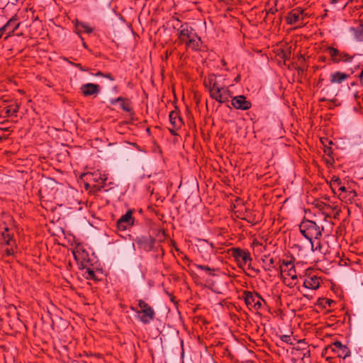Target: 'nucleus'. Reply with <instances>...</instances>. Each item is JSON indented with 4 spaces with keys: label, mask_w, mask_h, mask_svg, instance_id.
I'll use <instances>...</instances> for the list:
<instances>
[{
    "label": "nucleus",
    "mask_w": 363,
    "mask_h": 363,
    "mask_svg": "<svg viewBox=\"0 0 363 363\" xmlns=\"http://www.w3.org/2000/svg\"><path fill=\"white\" fill-rule=\"evenodd\" d=\"M301 233L310 242L313 240H319L322 236L323 227L319 226L315 222L303 219L299 225Z\"/></svg>",
    "instance_id": "obj_1"
},
{
    "label": "nucleus",
    "mask_w": 363,
    "mask_h": 363,
    "mask_svg": "<svg viewBox=\"0 0 363 363\" xmlns=\"http://www.w3.org/2000/svg\"><path fill=\"white\" fill-rule=\"evenodd\" d=\"M242 298L250 311L255 310L257 311L261 309L262 303L266 304L265 300L258 292L255 291H244L242 294Z\"/></svg>",
    "instance_id": "obj_2"
},
{
    "label": "nucleus",
    "mask_w": 363,
    "mask_h": 363,
    "mask_svg": "<svg viewBox=\"0 0 363 363\" xmlns=\"http://www.w3.org/2000/svg\"><path fill=\"white\" fill-rule=\"evenodd\" d=\"M228 254L234 258L239 268H243L248 262H252L251 254L247 250L240 247H232L228 250Z\"/></svg>",
    "instance_id": "obj_3"
},
{
    "label": "nucleus",
    "mask_w": 363,
    "mask_h": 363,
    "mask_svg": "<svg viewBox=\"0 0 363 363\" xmlns=\"http://www.w3.org/2000/svg\"><path fill=\"white\" fill-rule=\"evenodd\" d=\"M329 351H331L336 354L337 357L343 359L350 357L351 354L350 349L347 346L342 345L340 341H335L326 346L322 352V356H325Z\"/></svg>",
    "instance_id": "obj_4"
},
{
    "label": "nucleus",
    "mask_w": 363,
    "mask_h": 363,
    "mask_svg": "<svg viewBox=\"0 0 363 363\" xmlns=\"http://www.w3.org/2000/svg\"><path fill=\"white\" fill-rule=\"evenodd\" d=\"M138 306L140 308V311H137L139 315V320L145 325L150 324L155 318V312L152 306H150L145 301L140 299L138 301Z\"/></svg>",
    "instance_id": "obj_5"
},
{
    "label": "nucleus",
    "mask_w": 363,
    "mask_h": 363,
    "mask_svg": "<svg viewBox=\"0 0 363 363\" xmlns=\"http://www.w3.org/2000/svg\"><path fill=\"white\" fill-rule=\"evenodd\" d=\"M326 51L330 57V60L333 63L337 64L340 62H351L355 54L351 55L345 52H341L337 48L329 46L326 48Z\"/></svg>",
    "instance_id": "obj_6"
},
{
    "label": "nucleus",
    "mask_w": 363,
    "mask_h": 363,
    "mask_svg": "<svg viewBox=\"0 0 363 363\" xmlns=\"http://www.w3.org/2000/svg\"><path fill=\"white\" fill-rule=\"evenodd\" d=\"M177 30L178 40L180 43H185L189 39L197 37V33L188 23L182 24Z\"/></svg>",
    "instance_id": "obj_7"
},
{
    "label": "nucleus",
    "mask_w": 363,
    "mask_h": 363,
    "mask_svg": "<svg viewBox=\"0 0 363 363\" xmlns=\"http://www.w3.org/2000/svg\"><path fill=\"white\" fill-rule=\"evenodd\" d=\"M135 242L140 249L150 252L155 248L156 239L151 235H140L136 238Z\"/></svg>",
    "instance_id": "obj_8"
},
{
    "label": "nucleus",
    "mask_w": 363,
    "mask_h": 363,
    "mask_svg": "<svg viewBox=\"0 0 363 363\" xmlns=\"http://www.w3.org/2000/svg\"><path fill=\"white\" fill-rule=\"evenodd\" d=\"M133 210L129 209L116 222V227L118 230H125L134 225L135 218L133 216Z\"/></svg>",
    "instance_id": "obj_9"
},
{
    "label": "nucleus",
    "mask_w": 363,
    "mask_h": 363,
    "mask_svg": "<svg viewBox=\"0 0 363 363\" xmlns=\"http://www.w3.org/2000/svg\"><path fill=\"white\" fill-rule=\"evenodd\" d=\"M203 85L208 89L209 94L214 91H220L223 89L224 84H221L217 79L215 74H209L203 80Z\"/></svg>",
    "instance_id": "obj_10"
},
{
    "label": "nucleus",
    "mask_w": 363,
    "mask_h": 363,
    "mask_svg": "<svg viewBox=\"0 0 363 363\" xmlns=\"http://www.w3.org/2000/svg\"><path fill=\"white\" fill-rule=\"evenodd\" d=\"M231 105L236 109L247 111L252 107V103L247 101L244 95H239L232 98Z\"/></svg>",
    "instance_id": "obj_11"
},
{
    "label": "nucleus",
    "mask_w": 363,
    "mask_h": 363,
    "mask_svg": "<svg viewBox=\"0 0 363 363\" xmlns=\"http://www.w3.org/2000/svg\"><path fill=\"white\" fill-rule=\"evenodd\" d=\"M304 16V11L301 8H296L287 13L286 21L289 25H294L300 20H303Z\"/></svg>",
    "instance_id": "obj_12"
},
{
    "label": "nucleus",
    "mask_w": 363,
    "mask_h": 363,
    "mask_svg": "<svg viewBox=\"0 0 363 363\" xmlns=\"http://www.w3.org/2000/svg\"><path fill=\"white\" fill-rule=\"evenodd\" d=\"M74 259L78 262L79 269H85L89 267L93 266L89 257V254L85 250H83L77 255L75 253H74Z\"/></svg>",
    "instance_id": "obj_13"
},
{
    "label": "nucleus",
    "mask_w": 363,
    "mask_h": 363,
    "mask_svg": "<svg viewBox=\"0 0 363 363\" xmlns=\"http://www.w3.org/2000/svg\"><path fill=\"white\" fill-rule=\"evenodd\" d=\"M174 108L175 109L169 113V118L172 128L178 129L184 124V122L179 115V110L178 107L175 106Z\"/></svg>",
    "instance_id": "obj_14"
},
{
    "label": "nucleus",
    "mask_w": 363,
    "mask_h": 363,
    "mask_svg": "<svg viewBox=\"0 0 363 363\" xmlns=\"http://www.w3.org/2000/svg\"><path fill=\"white\" fill-rule=\"evenodd\" d=\"M10 229L5 221H0V234L6 245H11L13 241V234L9 233Z\"/></svg>",
    "instance_id": "obj_15"
},
{
    "label": "nucleus",
    "mask_w": 363,
    "mask_h": 363,
    "mask_svg": "<svg viewBox=\"0 0 363 363\" xmlns=\"http://www.w3.org/2000/svg\"><path fill=\"white\" fill-rule=\"evenodd\" d=\"M80 90L84 96H89L91 95H97L100 92V86L96 84L87 83L83 84Z\"/></svg>",
    "instance_id": "obj_16"
},
{
    "label": "nucleus",
    "mask_w": 363,
    "mask_h": 363,
    "mask_svg": "<svg viewBox=\"0 0 363 363\" xmlns=\"http://www.w3.org/2000/svg\"><path fill=\"white\" fill-rule=\"evenodd\" d=\"M320 284V278L316 275H306L303 286L306 289L315 290L319 288Z\"/></svg>",
    "instance_id": "obj_17"
},
{
    "label": "nucleus",
    "mask_w": 363,
    "mask_h": 363,
    "mask_svg": "<svg viewBox=\"0 0 363 363\" xmlns=\"http://www.w3.org/2000/svg\"><path fill=\"white\" fill-rule=\"evenodd\" d=\"M18 16L15 14L6 23H10L7 29V35L5 37V40H7L9 37L14 34V32L18 28L21 23L18 22Z\"/></svg>",
    "instance_id": "obj_18"
},
{
    "label": "nucleus",
    "mask_w": 363,
    "mask_h": 363,
    "mask_svg": "<svg viewBox=\"0 0 363 363\" xmlns=\"http://www.w3.org/2000/svg\"><path fill=\"white\" fill-rule=\"evenodd\" d=\"M350 77L349 74L336 71L330 76V82L332 84H341Z\"/></svg>",
    "instance_id": "obj_19"
},
{
    "label": "nucleus",
    "mask_w": 363,
    "mask_h": 363,
    "mask_svg": "<svg viewBox=\"0 0 363 363\" xmlns=\"http://www.w3.org/2000/svg\"><path fill=\"white\" fill-rule=\"evenodd\" d=\"M202 43L203 42L201 38L197 35V37L189 39L185 43V45L186 48H191L194 51H199L201 50Z\"/></svg>",
    "instance_id": "obj_20"
},
{
    "label": "nucleus",
    "mask_w": 363,
    "mask_h": 363,
    "mask_svg": "<svg viewBox=\"0 0 363 363\" xmlns=\"http://www.w3.org/2000/svg\"><path fill=\"white\" fill-rule=\"evenodd\" d=\"M261 260L265 271H270L272 269L275 268V259L269 255H263Z\"/></svg>",
    "instance_id": "obj_21"
},
{
    "label": "nucleus",
    "mask_w": 363,
    "mask_h": 363,
    "mask_svg": "<svg viewBox=\"0 0 363 363\" xmlns=\"http://www.w3.org/2000/svg\"><path fill=\"white\" fill-rule=\"evenodd\" d=\"M84 270H85V272H84L83 276L84 277V278L86 279L92 280V281H94L95 282H98L101 280V279L99 278L98 277V275L96 274V272L94 270V269L92 268V267H89L86 268Z\"/></svg>",
    "instance_id": "obj_22"
},
{
    "label": "nucleus",
    "mask_w": 363,
    "mask_h": 363,
    "mask_svg": "<svg viewBox=\"0 0 363 363\" xmlns=\"http://www.w3.org/2000/svg\"><path fill=\"white\" fill-rule=\"evenodd\" d=\"M209 96L211 99L216 100L220 104H224L229 101V99H228V96H226L225 93H223L222 90L209 94Z\"/></svg>",
    "instance_id": "obj_23"
},
{
    "label": "nucleus",
    "mask_w": 363,
    "mask_h": 363,
    "mask_svg": "<svg viewBox=\"0 0 363 363\" xmlns=\"http://www.w3.org/2000/svg\"><path fill=\"white\" fill-rule=\"evenodd\" d=\"M119 104L120 108L123 111L129 113L130 116L134 115V111L131 106V102L129 99L123 97V101H119Z\"/></svg>",
    "instance_id": "obj_24"
},
{
    "label": "nucleus",
    "mask_w": 363,
    "mask_h": 363,
    "mask_svg": "<svg viewBox=\"0 0 363 363\" xmlns=\"http://www.w3.org/2000/svg\"><path fill=\"white\" fill-rule=\"evenodd\" d=\"M20 106L15 103L9 106L4 108L5 117H10L11 116L15 115L16 116L17 113L19 111Z\"/></svg>",
    "instance_id": "obj_25"
},
{
    "label": "nucleus",
    "mask_w": 363,
    "mask_h": 363,
    "mask_svg": "<svg viewBox=\"0 0 363 363\" xmlns=\"http://www.w3.org/2000/svg\"><path fill=\"white\" fill-rule=\"evenodd\" d=\"M350 31H352L355 38L359 41H363V24L359 23L356 28L351 27Z\"/></svg>",
    "instance_id": "obj_26"
},
{
    "label": "nucleus",
    "mask_w": 363,
    "mask_h": 363,
    "mask_svg": "<svg viewBox=\"0 0 363 363\" xmlns=\"http://www.w3.org/2000/svg\"><path fill=\"white\" fill-rule=\"evenodd\" d=\"M335 304V301H333L332 299L327 298H319L317 301V305L323 308H327V307L330 308L333 306H334Z\"/></svg>",
    "instance_id": "obj_27"
},
{
    "label": "nucleus",
    "mask_w": 363,
    "mask_h": 363,
    "mask_svg": "<svg viewBox=\"0 0 363 363\" xmlns=\"http://www.w3.org/2000/svg\"><path fill=\"white\" fill-rule=\"evenodd\" d=\"M74 27L76 28V29L77 30H78L79 27H81L82 28H83L84 31L86 33H91L94 30V29L91 27H90L87 23H84V22L79 21L77 19H76L74 21Z\"/></svg>",
    "instance_id": "obj_28"
},
{
    "label": "nucleus",
    "mask_w": 363,
    "mask_h": 363,
    "mask_svg": "<svg viewBox=\"0 0 363 363\" xmlns=\"http://www.w3.org/2000/svg\"><path fill=\"white\" fill-rule=\"evenodd\" d=\"M277 55L279 58L284 60L285 63L286 61L289 60L291 57V48H288L286 49H281Z\"/></svg>",
    "instance_id": "obj_29"
},
{
    "label": "nucleus",
    "mask_w": 363,
    "mask_h": 363,
    "mask_svg": "<svg viewBox=\"0 0 363 363\" xmlns=\"http://www.w3.org/2000/svg\"><path fill=\"white\" fill-rule=\"evenodd\" d=\"M194 266L199 269L203 270L208 274L209 276H215L214 272L216 269L214 268H211L207 265H203V264H194Z\"/></svg>",
    "instance_id": "obj_30"
},
{
    "label": "nucleus",
    "mask_w": 363,
    "mask_h": 363,
    "mask_svg": "<svg viewBox=\"0 0 363 363\" xmlns=\"http://www.w3.org/2000/svg\"><path fill=\"white\" fill-rule=\"evenodd\" d=\"M320 142L322 143L323 145V152L325 155H327L328 157H332V155H333V150L332 149L331 146H328L327 143H325L323 138L320 139Z\"/></svg>",
    "instance_id": "obj_31"
},
{
    "label": "nucleus",
    "mask_w": 363,
    "mask_h": 363,
    "mask_svg": "<svg viewBox=\"0 0 363 363\" xmlns=\"http://www.w3.org/2000/svg\"><path fill=\"white\" fill-rule=\"evenodd\" d=\"M330 187L334 191V187L340 186L342 181L338 177L333 176L330 182Z\"/></svg>",
    "instance_id": "obj_32"
},
{
    "label": "nucleus",
    "mask_w": 363,
    "mask_h": 363,
    "mask_svg": "<svg viewBox=\"0 0 363 363\" xmlns=\"http://www.w3.org/2000/svg\"><path fill=\"white\" fill-rule=\"evenodd\" d=\"M311 244V250L312 251L315 252V251H320L321 250V244H320V242L319 241V240H311V242H310Z\"/></svg>",
    "instance_id": "obj_33"
},
{
    "label": "nucleus",
    "mask_w": 363,
    "mask_h": 363,
    "mask_svg": "<svg viewBox=\"0 0 363 363\" xmlns=\"http://www.w3.org/2000/svg\"><path fill=\"white\" fill-rule=\"evenodd\" d=\"M288 276L291 277V278L292 279H297V275L296 274V269H295L294 264H292V266L290 267V268H289V269H288Z\"/></svg>",
    "instance_id": "obj_34"
},
{
    "label": "nucleus",
    "mask_w": 363,
    "mask_h": 363,
    "mask_svg": "<svg viewBox=\"0 0 363 363\" xmlns=\"http://www.w3.org/2000/svg\"><path fill=\"white\" fill-rule=\"evenodd\" d=\"M307 65H300L299 66L295 67V69L297 70L298 74H303L305 71L307 70Z\"/></svg>",
    "instance_id": "obj_35"
},
{
    "label": "nucleus",
    "mask_w": 363,
    "mask_h": 363,
    "mask_svg": "<svg viewBox=\"0 0 363 363\" xmlns=\"http://www.w3.org/2000/svg\"><path fill=\"white\" fill-rule=\"evenodd\" d=\"M280 339L286 342V343H288V344H292V342H291V337L290 335H281L280 337Z\"/></svg>",
    "instance_id": "obj_36"
},
{
    "label": "nucleus",
    "mask_w": 363,
    "mask_h": 363,
    "mask_svg": "<svg viewBox=\"0 0 363 363\" xmlns=\"http://www.w3.org/2000/svg\"><path fill=\"white\" fill-rule=\"evenodd\" d=\"M69 62L72 66H74V67H75L78 68V69H79L80 71H82V72H86V71H87V70H88V69L84 68V67H83V66L82 65V64H80V63H75V62H70V61H69Z\"/></svg>",
    "instance_id": "obj_37"
},
{
    "label": "nucleus",
    "mask_w": 363,
    "mask_h": 363,
    "mask_svg": "<svg viewBox=\"0 0 363 363\" xmlns=\"http://www.w3.org/2000/svg\"><path fill=\"white\" fill-rule=\"evenodd\" d=\"M222 92L225 93L226 94V96H228V99H229V98L233 97L232 96V91L229 90L228 87H225V85L223 86V89H222Z\"/></svg>",
    "instance_id": "obj_38"
},
{
    "label": "nucleus",
    "mask_w": 363,
    "mask_h": 363,
    "mask_svg": "<svg viewBox=\"0 0 363 363\" xmlns=\"http://www.w3.org/2000/svg\"><path fill=\"white\" fill-rule=\"evenodd\" d=\"M298 62L300 63V65H306V58L303 55H299L297 57Z\"/></svg>",
    "instance_id": "obj_39"
},
{
    "label": "nucleus",
    "mask_w": 363,
    "mask_h": 363,
    "mask_svg": "<svg viewBox=\"0 0 363 363\" xmlns=\"http://www.w3.org/2000/svg\"><path fill=\"white\" fill-rule=\"evenodd\" d=\"M76 33L79 36V38H81L82 41V45L84 48L89 50V48H88V45L87 44L84 42V38L82 37L81 35V30H77L76 31Z\"/></svg>",
    "instance_id": "obj_40"
},
{
    "label": "nucleus",
    "mask_w": 363,
    "mask_h": 363,
    "mask_svg": "<svg viewBox=\"0 0 363 363\" xmlns=\"http://www.w3.org/2000/svg\"><path fill=\"white\" fill-rule=\"evenodd\" d=\"M123 101V97L119 96V97H118L116 99H111L110 100V103H111V104L114 105L116 103H119V101Z\"/></svg>",
    "instance_id": "obj_41"
},
{
    "label": "nucleus",
    "mask_w": 363,
    "mask_h": 363,
    "mask_svg": "<svg viewBox=\"0 0 363 363\" xmlns=\"http://www.w3.org/2000/svg\"><path fill=\"white\" fill-rule=\"evenodd\" d=\"M281 264L288 268L289 266L291 267L292 264H294V262L292 260H282Z\"/></svg>",
    "instance_id": "obj_42"
},
{
    "label": "nucleus",
    "mask_w": 363,
    "mask_h": 363,
    "mask_svg": "<svg viewBox=\"0 0 363 363\" xmlns=\"http://www.w3.org/2000/svg\"><path fill=\"white\" fill-rule=\"evenodd\" d=\"M359 1V0H347L343 4V9L346 8V6L350 4L356 3L358 4Z\"/></svg>",
    "instance_id": "obj_43"
},
{
    "label": "nucleus",
    "mask_w": 363,
    "mask_h": 363,
    "mask_svg": "<svg viewBox=\"0 0 363 363\" xmlns=\"http://www.w3.org/2000/svg\"><path fill=\"white\" fill-rule=\"evenodd\" d=\"M9 25H10V23H6L4 26L0 28V33H7V29H8Z\"/></svg>",
    "instance_id": "obj_44"
},
{
    "label": "nucleus",
    "mask_w": 363,
    "mask_h": 363,
    "mask_svg": "<svg viewBox=\"0 0 363 363\" xmlns=\"http://www.w3.org/2000/svg\"><path fill=\"white\" fill-rule=\"evenodd\" d=\"M325 162L328 164L333 165L335 162L333 155H332V157L325 158Z\"/></svg>",
    "instance_id": "obj_45"
},
{
    "label": "nucleus",
    "mask_w": 363,
    "mask_h": 363,
    "mask_svg": "<svg viewBox=\"0 0 363 363\" xmlns=\"http://www.w3.org/2000/svg\"><path fill=\"white\" fill-rule=\"evenodd\" d=\"M330 89L331 87L330 84H326L325 87L322 88L321 91L324 92L325 94H328Z\"/></svg>",
    "instance_id": "obj_46"
},
{
    "label": "nucleus",
    "mask_w": 363,
    "mask_h": 363,
    "mask_svg": "<svg viewBox=\"0 0 363 363\" xmlns=\"http://www.w3.org/2000/svg\"><path fill=\"white\" fill-rule=\"evenodd\" d=\"M345 0H329L330 4H341L342 6L344 4Z\"/></svg>",
    "instance_id": "obj_47"
},
{
    "label": "nucleus",
    "mask_w": 363,
    "mask_h": 363,
    "mask_svg": "<svg viewBox=\"0 0 363 363\" xmlns=\"http://www.w3.org/2000/svg\"><path fill=\"white\" fill-rule=\"evenodd\" d=\"M104 77L110 79L111 81H114L115 80L114 77L110 72L104 73Z\"/></svg>",
    "instance_id": "obj_48"
},
{
    "label": "nucleus",
    "mask_w": 363,
    "mask_h": 363,
    "mask_svg": "<svg viewBox=\"0 0 363 363\" xmlns=\"http://www.w3.org/2000/svg\"><path fill=\"white\" fill-rule=\"evenodd\" d=\"M277 11V9L271 8L267 12L266 18H267L270 14L274 15Z\"/></svg>",
    "instance_id": "obj_49"
},
{
    "label": "nucleus",
    "mask_w": 363,
    "mask_h": 363,
    "mask_svg": "<svg viewBox=\"0 0 363 363\" xmlns=\"http://www.w3.org/2000/svg\"><path fill=\"white\" fill-rule=\"evenodd\" d=\"M348 194L351 199H354L357 196V194L355 190H350L348 191Z\"/></svg>",
    "instance_id": "obj_50"
},
{
    "label": "nucleus",
    "mask_w": 363,
    "mask_h": 363,
    "mask_svg": "<svg viewBox=\"0 0 363 363\" xmlns=\"http://www.w3.org/2000/svg\"><path fill=\"white\" fill-rule=\"evenodd\" d=\"M166 294H167V296L169 297L170 298V301L173 303H176V297L171 293L168 292V291H166Z\"/></svg>",
    "instance_id": "obj_51"
},
{
    "label": "nucleus",
    "mask_w": 363,
    "mask_h": 363,
    "mask_svg": "<svg viewBox=\"0 0 363 363\" xmlns=\"http://www.w3.org/2000/svg\"><path fill=\"white\" fill-rule=\"evenodd\" d=\"M323 81H324V79L321 76H320V77H319V79L318 80L316 86L318 87H319V88H321L323 86Z\"/></svg>",
    "instance_id": "obj_52"
},
{
    "label": "nucleus",
    "mask_w": 363,
    "mask_h": 363,
    "mask_svg": "<svg viewBox=\"0 0 363 363\" xmlns=\"http://www.w3.org/2000/svg\"><path fill=\"white\" fill-rule=\"evenodd\" d=\"M4 252L6 255L10 256L13 254V250L12 248H7L5 250Z\"/></svg>",
    "instance_id": "obj_53"
},
{
    "label": "nucleus",
    "mask_w": 363,
    "mask_h": 363,
    "mask_svg": "<svg viewBox=\"0 0 363 363\" xmlns=\"http://www.w3.org/2000/svg\"><path fill=\"white\" fill-rule=\"evenodd\" d=\"M323 140H324L325 143H327L328 146H331L332 145H333V141L329 140L328 138H323Z\"/></svg>",
    "instance_id": "obj_54"
},
{
    "label": "nucleus",
    "mask_w": 363,
    "mask_h": 363,
    "mask_svg": "<svg viewBox=\"0 0 363 363\" xmlns=\"http://www.w3.org/2000/svg\"><path fill=\"white\" fill-rule=\"evenodd\" d=\"M240 79H241V76H240V74H238V75L236 76V77L234 79V82H235V83H238V82H240Z\"/></svg>",
    "instance_id": "obj_55"
},
{
    "label": "nucleus",
    "mask_w": 363,
    "mask_h": 363,
    "mask_svg": "<svg viewBox=\"0 0 363 363\" xmlns=\"http://www.w3.org/2000/svg\"><path fill=\"white\" fill-rule=\"evenodd\" d=\"M339 190L341 191L342 192H348L347 188L344 186H340L339 187Z\"/></svg>",
    "instance_id": "obj_56"
},
{
    "label": "nucleus",
    "mask_w": 363,
    "mask_h": 363,
    "mask_svg": "<svg viewBox=\"0 0 363 363\" xmlns=\"http://www.w3.org/2000/svg\"><path fill=\"white\" fill-rule=\"evenodd\" d=\"M95 76L104 77V73L101 71H99L95 74Z\"/></svg>",
    "instance_id": "obj_57"
},
{
    "label": "nucleus",
    "mask_w": 363,
    "mask_h": 363,
    "mask_svg": "<svg viewBox=\"0 0 363 363\" xmlns=\"http://www.w3.org/2000/svg\"><path fill=\"white\" fill-rule=\"evenodd\" d=\"M252 271H253L257 275H258L260 273V270L259 269H255L254 267L252 269Z\"/></svg>",
    "instance_id": "obj_58"
},
{
    "label": "nucleus",
    "mask_w": 363,
    "mask_h": 363,
    "mask_svg": "<svg viewBox=\"0 0 363 363\" xmlns=\"http://www.w3.org/2000/svg\"><path fill=\"white\" fill-rule=\"evenodd\" d=\"M175 128H173V129H169V132L171 133V134L172 135H176L177 133H176V131L174 130Z\"/></svg>",
    "instance_id": "obj_59"
},
{
    "label": "nucleus",
    "mask_w": 363,
    "mask_h": 363,
    "mask_svg": "<svg viewBox=\"0 0 363 363\" xmlns=\"http://www.w3.org/2000/svg\"><path fill=\"white\" fill-rule=\"evenodd\" d=\"M311 352L310 350H308L306 352L303 353V357H310Z\"/></svg>",
    "instance_id": "obj_60"
},
{
    "label": "nucleus",
    "mask_w": 363,
    "mask_h": 363,
    "mask_svg": "<svg viewBox=\"0 0 363 363\" xmlns=\"http://www.w3.org/2000/svg\"><path fill=\"white\" fill-rule=\"evenodd\" d=\"M247 264L248 265V269L252 270L253 269V267L252 266V262H248Z\"/></svg>",
    "instance_id": "obj_61"
},
{
    "label": "nucleus",
    "mask_w": 363,
    "mask_h": 363,
    "mask_svg": "<svg viewBox=\"0 0 363 363\" xmlns=\"http://www.w3.org/2000/svg\"><path fill=\"white\" fill-rule=\"evenodd\" d=\"M221 64L224 67L227 66V62H226V61L224 59L221 60Z\"/></svg>",
    "instance_id": "obj_62"
},
{
    "label": "nucleus",
    "mask_w": 363,
    "mask_h": 363,
    "mask_svg": "<svg viewBox=\"0 0 363 363\" xmlns=\"http://www.w3.org/2000/svg\"><path fill=\"white\" fill-rule=\"evenodd\" d=\"M325 60H326V57H322V56L319 57V60H320V61L325 62Z\"/></svg>",
    "instance_id": "obj_63"
},
{
    "label": "nucleus",
    "mask_w": 363,
    "mask_h": 363,
    "mask_svg": "<svg viewBox=\"0 0 363 363\" xmlns=\"http://www.w3.org/2000/svg\"><path fill=\"white\" fill-rule=\"evenodd\" d=\"M358 5L359 7H363V0H359Z\"/></svg>",
    "instance_id": "obj_64"
}]
</instances>
